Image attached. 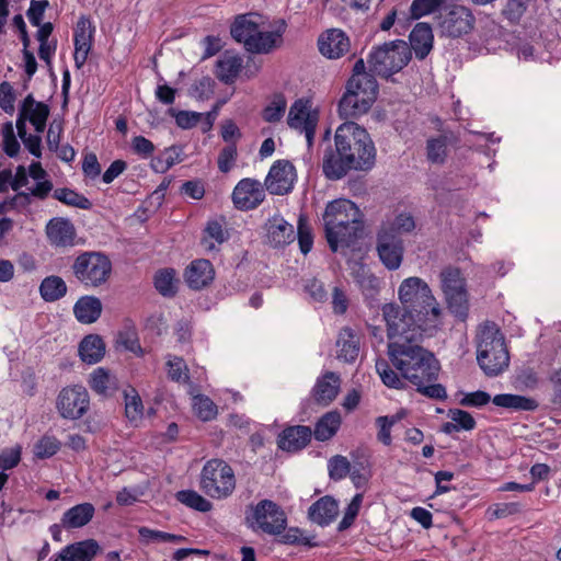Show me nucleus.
Wrapping results in <instances>:
<instances>
[{
	"label": "nucleus",
	"mask_w": 561,
	"mask_h": 561,
	"mask_svg": "<svg viewBox=\"0 0 561 561\" xmlns=\"http://www.w3.org/2000/svg\"><path fill=\"white\" fill-rule=\"evenodd\" d=\"M376 370L382 382L390 388L401 389L404 386L403 380L392 370L385 359H377Z\"/></svg>",
	"instance_id": "4d7b16f0"
},
{
	"label": "nucleus",
	"mask_w": 561,
	"mask_h": 561,
	"mask_svg": "<svg viewBox=\"0 0 561 561\" xmlns=\"http://www.w3.org/2000/svg\"><path fill=\"white\" fill-rule=\"evenodd\" d=\"M60 448V443L53 436L42 437L34 446L36 457L41 459L54 456Z\"/></svg>",
	"instance_id": "052dcab7"
},
{
	"label": "nucleus",
	"mask_w": 561,
	"mask_h": 561,
	"mask_svg": "<svg viewBox=\"0 0 561 561\" xmlns=\"http://www.w3.org/2000/svg\"><path fill=\"white\" fill-rule=\"evenodd\" d=\"M165 367L168 378L172 381L179 383H187L190 381L188 367L182 357L168 355Z\"/></svg>",
	"instance_id": "a19ab883"
},
{
	"label": "nucleus",
	"mask_w": 561,
	"mask_h": 561,
	"mask_svg": "<svg viewBox=\"0 0 561 561\" xmlns=\"http://www.w3.org/2000/svg\"><path fill=\"white\" fill-rule=\"evenodd\" d=\"M477 360L488 377L503 374L510 366V352L500 327L484 322L478 332Z\"/></svg>",
	"instance_id": "39448f33"
},
{
	"label": "nucleus",
	"mask_w": 561,
	"mask_h": 561,
	"mask_svg": "<svg viewBox=\"0 0 561 561\" xmlns=\"http://www.w3.org/2000/svg\"><path fill=\"white\" fill-rule=\"evenodd\" d=\"M54 197L68 206L78 207L80 209H90L92 203L83 195L70 188H57L54 191Z\"/></svg>",
	"instance_id": "c03bdc74"
},
{
	"label": "nucleus",
	"mask_w": 561,
	"mask_h": 561,
	"mask_svg": "<svg viewBox=\"0 0 561 561\" xmlns=\"http://www.w3.org/2000/svg\"><path fill=\"white\" fill-rule=\"evenodd\" d=\"M415 228L414 219L409 214H400L398 215L391 222H388L381 227V229H387L391 233L396 236H400L401 233H407L412 231Z\"/></svg>",
	"instance_id": "13d9d810"
},
{
	"label": "nucleus",
	"mask_w": 561,
	"mask_h": 561,
	"mask_svg": "<svg viewBox=\"0 0 561 561\" xmlns=\"http://www.w3.org/2000/svg\"><path fill=\"white\" fill-rule=\"evenodd\" d=\"M214 275L211 263L205 259L193 261L185 271L186 283L193 289H202L210 284Z\"/></svg>",
	"instance_id": "393cba45"
},
{
	"label": "nucleus",
	"mask_w": 561,
	"mask_h": 561,
	"mask_svg": "<svg viewBox=\"0 0 561 561\" xmlns=\"http://www.w3.org/2000/svg\"><path fill=\"white\" fill-rule=\"evenodd\" d=\"M548 381L552 389L551 403L561 408V367L550 373Z\"/></svg>",
	"instance_id": "774afa93"
},
{
	"label": "nucleus",
	"mask_w": 561,
	"mask_h": 561,
	"mask_svg": "<svg viewBox=\"0 0 561 561\" xmlns=\"http://www.w3.org/2000/svg\"><path fill=\"white\" fill-rule=\"evenodd\" d=\"M201 488L215 499L229 496L236 488L233 470L222 460L207 461L202 470Z\"/></svg>",
	"instance_id": "9b49d317"
},
{
	"label": "nucleus",
	"mask_w": 561,
	"mask_h": 561,
	"mask_svg": "<svg viewBox=\"0 0 561 561\" xmlns=\"http://www.w3.org/2000/svg\"><path fill=\"white\" fill-rule=\"evenodd\" d=\"M49 243L55 248H69L75 245L76 228L70 220L53 218L46 226Z\"/></svg>",
	"instance_id": "aec40b11"
},
{
	"label": "nucleus",
	"mask_w": 561,
	"mask_h": 561,
	"mask_svg": "<svg viewBox=\"0 0 561 561\" xmlns=\"http://www.w3.org/2000/svg\"><path fill=\"white\" fill-rule=\"evenodd\" d=\"M296 174L294 165L285 160L276 161L265 179V187L271 194L283 195L294 185Z\"/></svg>",
	"instance_id": "a211bd4d"
},
{
	"label": "nucleus",
	"mask_w": 561,
	"mask_h": 561,
	"mask_svg": "<svg viewBox=\"0 0 561 561\" xmlns=\"http://www.w3.org/2000/svg\"><path fill=\"white\" fill-rule=\"evenodd\" d=\"M378 94V83L373 73L350 78L346 91L339 103L341 117L351 118L365 114L374 104Z\"/></svg>",
	"instance_id": "0eeeda50"
},
{
	"label": "nucleus",
	"mask_w": 561,
	"mask_h": 561,
	"mask_svg": "<svg viewBox=\"0 0 561 561\" xmlns=\"http://www.w3.org/2000/svg\"><path fill=\"white\" fill-rule=\"evenodd\" d=\"M49 106L43 102H37L32 94H28L22 102L16 119V129L24 134L26 121H28L37 133H43L49 116Z\"/></svg>",
	"instance_id": "dca6fc26"
},
{
	"label": "nucleus",
	"mask_w": 561,
	"mask_h": 561,
	"mask_svg": "<svg viewBox=\"0 0 561 561\" xmlns=\"http://www.w3.org/2000/svg\"><path fill=\"white\" fill-rule=\"evenodd\" d=\"M325 237L333 252L339 247H350L362 227V213L348 199H335L327 205L323 214Z\"/></svg>",
	"instance_id": "20e7f679"
},
{
	"label": "nucleus",
	"mask_w": 561,
	"mask_h": 561,
	"mask_svg": "<svg viewBox=\"0 0 561 561\" xmlns=\"http://www.w3.org/2000/svg\"><path fill=\"white\" fill-rule=\"evenodd\" d=\"M398 295L402 310L393 304L382 307L389 339L414 333V329L425 333L436 327L440 310L426 282L420 277L405 278L399 286Z\"/></svg>",
	"instance_id": "f257e3e1"
},
{
	"label": "nucleus",
	"mask_w": 561,
	"mask_h": 561,
	"mask_svg": "<svg viewBox=\"0 0 561 561\" xmlns=\"http://www.w3.org/2000/svg\"><path fill=\"white\" fill-rule=\"evenodd\" d=\"M337 357L346 363L354 362L359 354V336L350 328H343L336 341Z\"/></svg>",
	"instance_id": "473e14b6"
},
{
	"label": "nucleus",
	"mask_w": 561,
	"mask_h": 561,
	"mask_svg": "<svg viewBox=\"0 0 561 561\" xmlns=\"http://www.w3.org/2000/svg\"><path fill=\"white\" fill-rule=\"evenodd\" d=\"M312 431L306 425L286 427L278 437V447L295 453L304 449L311 440Z\"/></svg>",
	"instance_id": "4be33fe9"
},
{
	"label": "nucleus",
	"mask_w": 561,
	"mask_h": 561,
	"mask_svg": "<svg viewBox=\"0 0 561 561\" xmlns=\"http://www.w3.org/2000/svg\"><path fill=\"white\" fill-rule=\"evenodd\" d=\"M504 34V28L491 19H483L480 21V27L476 30L473 44L479 43L489 44L492 39L501 37Z\"/></svg>",
	"instance_id": "79ce46f5"
},
{
	"label": "nucleus",
	"mask_w": 561,
	"mask_h": 561,
	"mask_svg": "<svg viewBox=\"0 0 561 561\" xmlns=\"http://www.w3.org/2000/svg\"><path fill=\"white\" fill-rule=\"evenodd\" d=\"M490 401L496 407L514 411H535L539 407L534 398L512 393H501L491 398L488 392L482 390L463 393L458 403L467 408H482Z\"/></svg>",
	"instance_id": "f8f14e48"
},
{
	"label": "nucleus",
	"mask_w": 561,
	"mask_h": 561,
	"mask_svg": "<svg viewBox=\"0 0 561 561\" xmlns=\"http://www.w3.org/2000/svg\"><path fill=\"white\" fill-rule=\"evenodd\" d=\"M100 549L94 539L79 541L64 548L54 561H91Z\"/></svg>",
	"instance_id": "cd10ccee"
},
{
	"label": "nucleus",
	"mask_w": 561,
	"mask_h": 561,
	"mask_svg": "<svg viewBox=\"0 0 561 561\" xmlns=\"http://www.w3.org/2000/svg\"><path fill=\"white\" fill-rule=\"evenodd\" d=\"M238 151L237 146L234 142H231L224 147L218 156V169L222 173H228L233 167L237 161Z\"/></svg>",
	"instance_id": "680f3d73"
},
{
	"label": "nucleus",
	"mask_w": 561,
	"mask_h": 561,
	"mask_svg": "<svg viewBox=\"0 0 561 561\" xmlns=\"http://www.w3.org/2000/svg\"><path fill=\"white\" fill-rule=\"evenodd\" d=\"M242 68V58L230 51H225L216 62L215 75L224 83L234 82Z\"/></svg>",
	"instance_id": "7c9ffc66"
},
{
	"label": "nucleus",
	"mask_w": 561,
	"mask_h": 561,
	"mask_svg": "<svg viewBox=\"0 0 561 561\" xmlns=\"http://www.w3.org/2000/svg\"><path fill=\"white\" fill-rule=\"evenodd\" d=\"M341 425V415L336 411L327 412L316 423L314 431L312 432L314 438L319 442H325L332 438Z\"/></svg>",
	"instance_id": "e433bc0d"
},
{
	"label": "nucleus",
	"mask_w": 561,
	"mask_h": 561,
	"mask_svg": "<svg viewBox=\"0 0 561 561\" xmlns=\"http://www.w3.org/2000/svg\"><path fill=\"white\" fill-rule=\"evenodd\" d=\"M105 354V344L99 335L85 336L79 345V355L87 364L99 363Z\"/></svg>",
	"instance_id": "c9c22d12"
},
{
	"label": "nucleus",
	"mask_w": 561,
	"mask_h": 561,
	"mask_svg": "<svg viewBox=\"0 0 561 561\" xmlns=\"http://www.w3.org/2000/svg\"><path fill=\"white\" fill-rule=\"evenodd\" d=\"M458 217H460V220L458 221L459 232L467 243H470V241H476L481 237V231L477 226V221H485L489 218L485 213L473 211L471 209L466 211L462 210L461 214H458Z\"/></svg>",
	"instance_id": "f704fd0d"
},
{
	"label": "nucleus",
	"mask_w": 561,
	"mask_h": 561,
	"mask_svg": "<svg viewBox=\"0 0 561 561\" xmlns=\"http://www.w3.org/2000/svg\"><path fill=\"white\" fill-rule=\"evenodd\" d=\"M530 2L531 0H507L505 7L502 10V15L512 25H516L523 19Z\"/></svg>",
	"instance_id": "49530a36"
},
{
	"label": "nucleus",
	"mask_w": 561,
	"mask_h": 561,
	"mask_svg": "<svg viewBox=\"0 0 561 561\" xmlns=\"http://www.w3.org/2000/svg\"><path fill=\"white\" fill-rule=\"evenodd\" d=\"M265 198V191L260 181L245 178L238 182L232 192V202L240 210L256 208Z\"/></svg>",
	"instance_id": "f3484780"
},
{
	"label": "nucleus",
	"mask_w": 561,
	"mask_h": 561,
	"mask_svg": "<svg viewBox=\"0 0 561 561\" xmlns=\"http://www.w3.org/2000/svg\"><path fill=\"white\" fill-rule=\"evenodd\" d=\"M39 291L45 301H56L67 294V285L59 276H48L43 279Z\"/></svg>",
	"instance_id": "ea45409f"
},
{
	"label": "nucleus",
	"mask_w": 561,
	"mask_h": 561,
	"mask_svg": "<svg viewBox=\"0 0 561 561\" xmlns=\"http://www.w3.org/2000/svg\"><path fill=\"white\" fill-rule=\"evenodd\" d=\"M245 523L253 531L277 536L286 529L287 517L278 504L262 500L247 510Z\"/></svg>",
	"instance_id": "9d476101"
},
{
	"label": "nucleus",
	"mask_w": 561,
	"mask_h": 561,
	"mask_svg": "<svg viewBox=\"0 0 561 561\" xmlns=\"http://www.w3.org/2000/svg\"><path fill=\"white\" fill-rule=\"evenodd\" d=\"M363 499H364L363 493H357L353 496V499L351 500L350 504L347 505V507L344 512L343 518L341 519V522L337 525L339 531H344V530L348 529L354 524V522L359 513V510H360V506L363 503Z\"/></svg>",
	"instance_id": "5fc2aeb1"
},
{
	"label": "nucleus",
	"mask_w": 561,
	"mask_h": 561,
	"mask_svg": "<svg viewBox=\"0 0 561 561\" xmlns=\"http://www.w3.org/2000/svg\"><path fill=\"white\" fill-rule=\"evenodd\" d=\"M15 92L10 82L3 81L0 84V107L7 114H13L15 107Z\"/></svg>",
	"instance_id": "69168bd1"
},
{
	"label": "nucleus",
	"mask_w": 561,
	"mask_h": 561,
	"mask_svg": "<svg viewBox=\"0 0 561 561\" xmlns=\"http://www.w3.org/2000/svg\"><path fill=\"white\" fill-rule=\"evenodd\" d=\"M130 392L125 393V414L129 421L136 422L142 416L144 405L135 389H131Z\"/></svg>",
	"instance_id": "bf43d9fd"
},
{
	"label": "nucleus",
	"mask_w": 561,
	"mask_h": 561,
	"mask_svg": "<svg viewBox=\"0 0 561 561\" xmlns=\"http://www.w3.org/2000/svg\"><path fill=\"white\" fill-rule=\"evenodd\" d=\"M287 102L284 95L276 94L262 111V117L265 122H279L286 111Z\"/></svg>",
	"instance_id": "09e8293b"
},
{
	"label": "nucleus",
	"mask_w": 561,
	"mask_h": 561,
	"mask_svg": "<svg viewBox=\"0 0 561 561\" xmlns=\"http://www.w3.org/2000/svg\"><path fill=\"white\" fill-rule=\"evenodd\" d=\"M443 2L440 0H413L410 13L413 19H420L436 11Z\"/></svg>",
	"instance_id": "e2e57ef3"
},
{
	"label": "nucleus",
	"mask_w": 561,
	"mask_h": 561,
	"mask_svg": "<svg viewBox=\"0 0 561 561\" xmlns=\"http://www.w3.org/2000/svg\"><path fill=\"white\" fill-rule=\"evenodd\" d=\"M522 512L523 506L519 502H504L490 505L486 510V515L490 519H495L518 515Z\"/></svg>",
	"instance_id": "3c124183"
},
{
	"label": "nucleus",
	"mask_w": 561,
	"mask_h": 561,
	"mask_svg": "<svg viewBox=\"0 0 561 561\" xmlns=\"http://www.w3.org/2000/svg\"><path fill=\"white\" fill-rule=\"evenodd\" d=\"M176 500L187 507L194 508L198 512L206 513L211 510V503L192 490L179 491L176 493Z\"/></svg>",
	"instance_id": "a18cd8bd"
},
{
	"label": "nucleus",
	"mask_w": 561,
	"mask_h": 561,
	"mask_svg": "<svg viewBox=\"0 0 561 561\" xmlns=\"http://www.w3.org/2000/svg\"><path fill=\"white\" fill-rule=\"evenodd\" d=\"M339 512V502L334 497L325 495L309 507L308 517L312 523L323 527L330 525L336 518Z\"/></svg>",
	"instance_id": "5701e85b"
},
{
	"label": "nucleus",
	"mask_w": 561,
	"mask_h": 561,
	"mask_svg": "<svg viewBox=\"0 0 561 561\" xmlns=\"http://www.w3.org/2000/svg\"><path fill=\"white\" fill-rule=\"evenodd\" d=\"M90 405V397L87 389L82 386H72L64 388L57 399L56 408L61 417L68 420H78L82 417Z\"/></svg>",
	"instance_id": "ddd939ff"
},
{
	"label": "nucleus",
	"mask_w": 561,
	"mask_h": 561,
	"mask_svg": "<svg viewBox=\"0 0 561 561\" xmlns=\"http://www.w3.org/2000/svg\"><path fill=\"white\" fill-rule=\"evenodd\" d=\"M462 127L465 131L459 139L462 145L458 146V172H461L459 176L463 180L461 188H469L474 181V170L482 169L488 159L489 138L484 133L472 131L467 129L466 126Z\"/></svg>",
	"instance_id": "423d86ee"
},
{
	"label": "nucleus",
	"mask_w": 561,
	"mask_h": 561,
	"mask_svg": "<svg viewBox=\"0 0 561 561\" xmlns=\"http://www.w3.org/2000/svg\"><path fill=\"white\" fill-rule=\"evenodd\" d=\"M340 385L339 375L333 371H327L317 379L312 389V396L319 404L328 405L336 398Z\"/></svg>",
	"instance_id": "b1692460"
},
{
	"label": "nucleus",
	"mask_w": 561,
	"mask_h": 561,
	"mask_svg": "<svg viewBox=\"0 0 561 561\" xmlns=\"http://www.w3.org/2000/svg\"><path fill=\"white\" fill-rule=\"evenodd\" d=\"M71 273L84 288H99L105 285L112 274L110 257L100 251H84L71 264Z\"/></svg>",
	"instance_id": "6e6552de"
},
{
	"label": "nucleus",
	"mask_w": 561,
	"mask_h": 561,
	"mask_svg": "<svg viewBox=\"0 0 561 561\" xmlns=\"http://www.w3.org/2000/svg\"><path fill=\"white\" fill-rule=\"evenodd\" d=\"M89 21L81 18L77 24L75 34V64L77 68H81L88 58L91 48V33L88 32Z\"/></svg>",
	"instance_id": "2f4dec72"
},
{
	"label": "nucleus",
	"mask_w": 561,
	"mask_h": 561,
	"mask_svg": "<svg viewBox=\"0 0 561 561\" xmlns=\"http://www.w3.org/2000/svg\"><path fill=\"white\" fill-rule=\"evenodd\" d=\"M170 113L174 116L176 125L183 129H188L197 125V123L203 118V113L190 112V111H179L174 112L173 110Z\"/></svg>",
	"instance_id": "338daca9"
},
{
	"label": "nucleus",
	"mask_w": 561,
	"mask_h": 561,
	"mask_svg": "<svg viewBox=\"0 0 561 561\" xmlns=\"http://www.w3.org/2000/svg\"><path fill=\"white\" fill-rule=\"evenodd\" d=\"M423 334L414 329V333L398 334L397 340L388 344L392 364L414 386L433 382L439 370L434 354L419 345Z\"/></svg>",
	"instance_id": "7ed1b4c3"
},
{
	"label": "nucleus",
	"mask_w": 561,
	"mask_h": 561,
	"mask_svg": "<svg viewBox=\"0 0 561 561\" xmlns=\"http://www.w3.org/2000/svg\"><path fill=\"white\" fill-rule=\"evenodd\" d=\"M409 44L396 39L375 47L367 59L369 70L382 78H389L401 71L411 60Z\"/></svg>",
	"instance_id": "1a4fd4ad"
},
{
	"label": "nucleus",
	"mask_w": 561,
	"mask_h": 561,
	"mask_svg": "<svg viewBox=\"0 0 561 561\" xmlns=\"http://www.w3.org/2000/svg\"><path fill=\"white\" fill-rule=\"evenodd\" d=\"M193 409L202 421H210L217 415V405L203 394L194 396Z\"/></svg>",
	"instance_id": "603ef678"
},
{
	"label": "nucleus",
	"mask_w": 561,
	"mask_h": 561,
	"mask_svg": "<svg viewBox=\"0 0 561 561\" xmlns=\"http://www.w3.org/2000/svg\"><path fill=\"white\" fill-rule=\"evenodd\" d=\"M474 32V16L472 12L466 7L458 5V37L469 36L466 42L471 44L470 39H476Z\"/></svg>",
	"instance_id": "8fccbe9b"
},
{
	"label": "nucleus",
	"mask_w": 561,
	"mask_h": 561,
	"mask_svg": "<svg viewBox=\"0 0 561 561\" xmlns=\"http://www.w3.org/2000/svg\"><path fill=\"white\" fill-rule=\"evenodd\" d=\"M154 287L163 296L170 297L175 294V278L173 270H162L156 274Z\"/></svg>",
	"instance_id": "864d4df0"
},
{
	"label": "nucleus",
	"mask_w": 561,
	"mask_h": 561,
	"mask_svg": "<svg viewBox=\"0 0 561 561\" xmlns=\"http://www.w3.org/2000/svg\"><path fill=\"white\" fill-rule=\"evenodd\" d=\"M73 313L79 322L93 323L102 313V302L94 296L81 297L73 306Z\"/></svg>",
	"instance_id": "72a5a7b5"
},
{
	"label": "nucleus",
	"mask_w": 561,
	"mask_h": 561,
	"mask_svg": "<svg viewBox=\"0 0 561 561\" xmlns=\"http://www.w3.org/2000/svg\"><path fill=\"white\" fill-rule=\"evenodd\" d=\"M329 476L332 480L339 481L344 479L352 470L348 459L341 455H335L328 462Z\"/></svg>",
	"instance_id": "6e6d98bb"
},
{
	"label": "nucleus",
	"mask_w": 561,
	"mask_h": 561,
	"mask_svg": "<svg viewBox=\"0 0 561 561\" xmlns=\"http://www.w3.org/2000/svg\"><path fill=\"white\" fill-rule=\"evenodd\" d=\"M410 49L417 59H424L433 48V32L427 23H417L410 33Z\"/></svg>",
	"instance_id": "a878e982"
},
{
	"label": "nucleus",
	"mask_w": 561,
	"mask_h": 561,
	"mask_svg": "<svg viewBox=\"0 0 561 561\" xmlns=\"http://www.w3.org/2000/svg\"><path fill=\"white\" fill-rule=\"evenodd\" d=\"M377 252L382 264L388 270L396 271L403 260V241L387 229H380L377 237Z\"/></svg>",
	"instance_id": "2eb2a0df"
},
{
	"label": "nucleus",
	"mask_w": 561,
	"mask_h": 561,
	"mask_svg": "<svg viewBox=\"0 0 561 561\" xmlns=\"http://www.w3.org/2000/svg\"><path fill=\"white\" fill-rule=\"evenodd\" d=\"M438 286L449 308L456 302V267L444 266L438 274Z\"/></svg>",
	"instance_id": "58836bf2"
},
{
	"label": "nucleus",
	"mask_w": 561,
	"mask_h": 561,
	"mask_svg": "<svg viewBox=\"0 0 561 561\" xmlns=\"http://www.w3.org/2000/svg\"><path fill=\"white\" fill-rule=\"evenodd\" d=\"M318 119V112L311 110L309 102L299 99L290 106L287 123L290 128L305 133L308 146L310 147L313 142Z\"/></svg>",
	"instance_id": "4468645a"
},
{
	"label": "nucleus",
	"mask_w": 561,
	"mask_h": 561,
	"mask_svg": "<svg viewBox=\"0 0 561 561\" xmlns=\"http://www.w3.org/2000/svg\"><path fill=\"white\" fill-rule=\"evenodd\" d=\"M95 514L91 503L77 504L67 510L61 516V526L66 529H77L89 524Z\"/></svg>",
	"instance_id": "c85d7f7f"
},
{
	"label": "nucleus",
	"mask_w": 561,
	"mask_h": 561,
	"mask_svg": "<svg viewBox=\"0 0 561 561\" xmlns=\"http://www.w3.org/2000/svg\"><path fill=\"white\" fill-rule=\"evenodd\" d=\"M297 237L300 251L304 254L309 253L312 248L313 239L311 234V229L308 226L307 220L304 216H300L298 219Z\"/></svg>",
	"instance_id": "0e129e2a"
},
{
	"label": "nucleus",
	"mask_w": 561,
	"mask_h": 561,
	"mask_svg": "<svg viewBox=\"0 0 561 561\" xmlns=\"http://www.w3.org/2000/svg\"><path fill=\"white\" fill-rule=\"evenodd\" d=\"M448 137L440 135L437 138L427 140V159L432 163L440 164L447 156Z\"/></svg>",
	"instance_id": "de8ad7c7"
},
{
	"label": "nucleus",
	"mask_w": 561,
	"mask_h": 561,
	"mask_svg": "<svg viewBox=\"0 0 561 561\" xmlns=\"http://www.w3.org/2000/svg\"><path fill=\"white\" fill-rule=\"evenodd\" d=\"M335 150L323 156V173L329 180H340L350 170L368 171L376 161V148L367 133L354 122L341 124L334 136Z\"/></svg>",
	"instance_id": "f03ea898"
},
{
	"label": "nucleus",
	"mask_w": 561,
	"mask_h": 561,
	"mask_svg": "<svg viewBox=\"0 0 561 561\" xmlns=\"http://www.w3.org/2000/svg\"><path fill=\"white\" fill-rule=\"evenodd\" d=\"M320 53L329 59H337L344 56L351 47L350 38L337 28L328 30L318 39Z\"/></svg>",
	"instance_id": "6ab92c4d"
},
{
	"label": "nucleus",
	"mask_w": 561,
	"mask_h": 561,
	"mask_svg": "<svg viewBox=\"0 0 561 561\" xmlns=\"http://www.w3.org/2000/svg\"><path fill=\"white\" fill-rule=\"evenodd\" d=\"M356 283L366 298H374L380 290V280L365 267H359L355 274Z\"/></svg>",
	"instance_id": "37998d69"
},
{
	"label": "nucleus",
	"mask_w": 561,
	"mask_h": 561,
	"mask_svg": "<svg viewBox=\"0 0 561 561\" xmlns=\"http://www.w3.org/2000/svg\"><path fill=\"white\" fill-rule=\"evenodd\" d=\"M90 388L100 396H110L117 389V380L108 370L99 367L90 375Z\"/></svg>",
	"instance_id": "4c0bfd02"
},
{
	"label": "nucleus",
	"mask_w": 561,
	"mask_h": 561,
	"mask_svg": "<svg viewBox=\"0 0 561 561\" xmlns=\"http://www.w3.org/2000/svg\"><path fill=\"white\" fill-rule=\"evenodd\" d=\"M286 30L284 20L276 22V26L272 31H264L261 27L254 36V41L249 44V51L256 54H267L277 48L283 43V34Z\"/></svg>",
	"instance_id": "412c9836"
},
{
	"label": "nucleus",
	"mask_w": 561,
	"mask_h": 561,
	"mask_svg": "<svg viewBox=\"0 0 561 561\" xmlns=\"http://www.w3.org/2000/svg\"><path fill=\"white\" fill-rule=\"evenodd\" d=\"M268 242L275 247H284L295 240V230L293 225L288 224L283 217L274 216L266 224Z\"/></svg>",
	"instance_id": "bb28decb"
},
{
	"label": "nucleus",
	"mask_w": 561,
	"mask_h": 561,
	"mask_svg": "<svg viewBox=\"0 0 561 561\" xmlns=\"http://www.w3.org/2000/svg\"><path fill=\"white\" fill-rule=\"evenodd\" d=\"M259 15L248 14L239 16L231 27L232 37L243 43L245 49L249 51V44L254 41V36L257 34L260 24L257 22Z\"/></svg>",
	"instance_id": "c756f323"
}]
</instances>
